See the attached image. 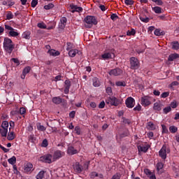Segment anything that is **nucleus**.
Returning a JSON list of instances; mask_svg holds the SVG:
<instances>
[{
	"label": "nucleus",
	"instance_id": "nucleus-1",
	"mask_svg": "<svg viewBox=\"0 0 179 179\" xmlns=\"http://www.w3.org/2000/svg\"><path fill=\"white\" fill-rule=\"evenodd\" d=\"M3 48L6 54L10 55L12 54L13 50H15V44L13 41L8 37L4 38V41L3 43Z\"/></svg>",
	"mask_w": 179,
	"mask_h": 179
},
{
	"label": "nucleus",
	"instance_id": "nucleus-2",
	"mask_svg": "<svg viewBox=\"0 0 179 179\" xmlns=\"http://www.w3.org/2000/svg\"><path fill=\"white\" fill-rule=\"evenodd\" d=\"M84 22H85V24H84L85 29H92V27H93V25H96L98 23L96 17L92 15H87V17H85L84 18Z\"/></svg>",
	"mask_w": 179,
	"mask_h": 179
},
{
	"label": "nucleus",
	"instance_id": "nucleus-3",
	"mask_svg": "<svg viewBox=\"0 0 179 179\" xmlns=\"http://www.w3.org/2000/svg\"><path fill=\"white\" fill-rule=\"evenodd\" d=\"M73 169L76 174H80L83 170H89V162H85L83 166L77 162L73 164Z\"/></svg>",
	"mask_w": 179,
	"mask_h": 179
},
{
	"label": "nucleus",
	"instance_id": "nucleus-4",
	"mask_svg": "<svg viewBox=\"0 0 179 179\" xmlns=\"http://www.w3.org/2000/svg\"><path fill=\"white\" fill-rule=\"evenodd\" d=\"M106 104L109 106H115V107H118L121 104V101L117 99L115 96H109L106 99Z\"/></svg>",
	"mask_w": 179,
	"mask_h": 179
},
{
	"label": "nucleus",
	"instance_id": "nucleus-5",
	"mask_svg": "<svg viewBox=\"0 0 179 179\" xmlns=\"http://www.w3.org/2000/svg\"><path fill=\"white\" fill-rule=\"evenodd\" d=\"M167 153H170V148L165 144L159 151V156L162 160H166L167 159Z\"/></svg>",
	"mask_w": 179,
	"mask_h": 179
},
{
	"label": "nucleus",
	"instance_id": "nucleus-6",
	"mask_svg": "<svg viewBox=\"0 0 179 179\" xmlns=\"http://www.w3.org/2000/svg\"><path fill=\"white\" fill-rule=\"evenodd\" d=\"M129 62H130V69H133V71L139 69V66H141V64L139 62V60H138V58L135 57H131L129 59Z\"/></svg>",
	"mask_w": 179,
	"mask_h": 179
},
{
	"label": "nucleus",
	"instance_id": "nucleus-7",
	"mask_svg": "<svg viewBox=\"0 0 179 179\" xmlns=\"http://www.w3.org/2000/svg\"><path fill=\"white\" fill-rule=\"evenodd\" d=\"M127 108H134L135 107V99L131 96L128 97L125 101Z\"/></svg>",
	"mask_w": 179,
	"mask_h": 179
},
{
	"label": "nucleus",
	"instance_id": "nucleus-8",
	"mask_svg": "<svg viewBox=\"0 0 179 179\" xmlns=\"http://www.w3.org/2000/svg\"><path fill=\"white\" fill-rule=\"evenodd\" d=\"M122 69H120V68H116V69H111L109 71V75L110 76H121V75H122Z\"/></svg>",
	"mask_w": 179,
	"mask_h": 179
},
{
	"label": "nucleus",
	"instance_id": "nucleus-9",
	"mask_svg": "<svg viewBox=\"0 0 179 179\" xmlns=\"http://www.w3.org/2000/svg\"><path fill=\"white\" fill-rule=\"evenodd\" d=\"M52 159V155L48 154L43 155L40 157V162H43V163H48L49 164H51Z\"/></svg>",
	"mask_w": 179,
	"mask_h": 179
},
{
	"label": "nucleus",
	"instance_id": "nucleus-10",
	"mask_svg": "<svg viewBox=\"0 0 179 179\" xmlns=\"http://www.w3.org/2000/svg\"><path fill=\"white\" fill-rule=\"evenodd\" d=\"M67 153L69 156H73V155H78V153H79V150L75 148V147L70 145L68 147Z\"/></svg>",
	"mask_w": 179,
	"mask_h": 179
},
{
	"label": "nucleus",
	"instance_id": "nucleus-11",
	"mask_svg": "<svg viewBox=\"0 0 179 179\" xmlns=\"http://www.w3.org/2000/svg\"><path fill=\"white\" fill-rule=\"evenodd\" d=\"M149 148L150 145L149 144H141L138 146V152H143V153H146L148 150H149Z\"/></svg>",
	"mask_w": 179,
	"mask_h": 179
},
{
	"label": "nucleus",
	"instance_id": "nucleus-12",
	"mask_svg": "<svg viewBox=\"0 0 179 179\" xmlns=\"http://www.w3.org/2000/svg\"><path fill=\"white\" fill-rule=\"evenodd\" d=\"M72 85L71 84V80H66L64 82V93L65 94H69V90L71 89V86Z\"/></svg>",
	"mask_w": 179,
	"mask_h": 179
},
{
	"label": "nucleus",
	"instance_id": "nucleus-13",
	"mask_svg": "<svg viewBox=\"0 0 179 179\" xmlns=\"http://www.w3.org/2000/svg\"><path fill=\"white\" fill-rule=\"evenodd\" d=\"M70 8L72 10V13H75V12H78L79 13H80V12H83V8L82 7L75 6L73 4H71Z\"/></svg>",
	"mask_w": 179,
	"mask_h": 179
},
{
	"label": "nucleus",
	"instance_id": "nucleus-14",
	"mask_svg": "<svg viewBox=\"0 0 179 179\" xmlns=\"http://www.w3.org/2000/svg\"><path fill=\"white\" fill-rule=\"evenodd\" d=\"M76 54H78V55H80L82 52L79 51L78 49H72L69 51V56L71 57V58L76 57Z\"/></svg>",
	"mask_w": 179,
	"mask_h": 179
},
{
	"label": "nucleus",
	"instance_id": "nucleus-15",
	"mask_svg": "<svg viewBox=\"0 0 179 179\" xmlns=\"http://www.w3.org/2000/svg\"><path fill=\"white\" fill-rule=\"evenodd\" d=\"M141 104L142 106H144V107H146L148 106H150L151 103L149 100V98L148 96H143L141 98Z\"/></svg>",
	"mask_w": 179,
	"mask_h": 179
},
{
	"label": "nucleus",
	"instance_id": "nucleus-16",
	"mask_svg": "<svg viewBox=\"0 0 179 179\" xmlns=\"http://www.w3.org/2000/svg\"><path fill=\"white\" fill-rule=\"evenodd\" d=\"M24 171L25 173H30L33 171V164L31 163H27L24 168Z\"/></svg>",
	"mask_w": 179,
	"mask_h": 179
},
{
	"label": "nucleus",
	"instance_id": "nucleus-17",
	"mask_svg": "<svg viewBox=\"0 0 179 179\" xmlns=\"http://www.w3.org/2000/svg\"><path fill=\"white\" fill-rule=\"evenodd\" d=\"M64 153L62 152L61 150H57L55 152L54 155H53V157L54 159H61V157H62V156H64Z\"/></svg>",
	"mask_w": 179,
	"mask_h": 179
},
{
	"label": "nucleus",
	"instance_id": "nucleus-18",
	"mask_svg": "<svg viewBox=\"0 0 179 179\" xmlns=\"http://www.w3.org/2000/svg\"><path fill=\"white\" fill-rule=\"evenodd\" d=\"M48 52L52 57H58V55H59V54H61V52H59V51L55 50H53V49L49 50L48 51Z\"/></svg>",
	"mask_w": 179,
	"mask_h": 179
},
{
	"label": "nucleus",
	"instance_id": "nucleus-19",
	"mask_svg": "<svg viewBox=\"0 0 179 179\" xmlns=\"http://www.w3.org/2000/svg\"><path fill=\"white\" fill-rule=\"evenodd\" d=\"M52 101L54 104H61L62 103V99L60 96H55L52 99Z\"/></svg>",
	"mask_w": 179,
	"mask_h": 179
},
{
	"label": "nucleus",
	"instance_id": "nucleus-20",
	"mask_svg": "<svg viewBox=\"0 0 179 179\" xmlns=\"http://www.w3.org/2000/svg\"><path fill=\"white\" fill-rule=\"evenodd\" d=\"M153 109L155 111H161L162 110V102L158 101L154 103Z\"/></svg>",
	"mask_w": 179,
	"mask_h": 179
},
{
	"label": "nucleus",
	"instance_id": "nucleus-21",
	"mask_svg": "<svg viewBox=\"0 0 179 179\" xmlns=\"http://www.w3.org/2000/svg\"><path fill=\"white\" fill-rule=\"evenodd\" d=\"M152 10H153L155 13H157V14L163 13V9H162V8L159 6L152 7Z\"/></svg>",
	"mask_w": 179,
	"mask_h": 179
},
{
	"label": "nucleus",
	"instance_id": "nucleus-22",
	"mask_svg": "<svg viewBox=\"0 0 179 179\" xmlns=\"http://www.w3.org/2000/svg\"><path fill=\"white\" fill-rule=\"evenodd\" d=\"M8 34L11 37H17V36H19V32H17V29H15L13 28V30L9 31Z\"/></svg>",
	"mask_w": 179,
	"mask_h": 179
},
{
	"label": "nucleus",
	"instance_id": "nucleus-23",
	"mask_svg": "<svg viewBox=\"0 0 179 179\" xmlns=\"http://www.w3.org/2000/svg\"><path fill=\"white\" fill-rule=\"evenodd\" d=\"M177 58H179V55L177 53L171 54L169 55L168 58V61L173 62L174 59H177Z\"/></svg>",
	"mask_w": 179,
	"mask_h": 179
},
{
	"label": "nucleus",
	"instance_id": "nucleus-24",
	"mask_svg": "<svg viewBox=\"0 0 179 179\" xmlns=\"http://www.w3.org/2000/svg\"><path fill=\"white\" fill-rule=\"evenodd\" d=\"M92 82L93 86H94V87H99V86H100V81L99 80V78H97V77L93 78Z\"/></svg>",
	"mask_w": 179,
	"mask_h": 179
},
{
	"label": "nucleus",
	"instance_id": "nucleus-25",
	"mask_svg": "<svg viewBox=\"0 0 179 179\" xmlns=\"http://www.w3.org/2000/svg\"><path fill=\"white\" fill-rule=\"evenodd\" d=\"M15 138H16V136L15 135V132L10 131L8 133V137H7L8 141H13Z\"/></svg>",
	"mask_w": 179,
	"mask_h": 179
},
{
	"label": "nucleus",
	"instance_id": "nucleus-26",
	"mask_svg": "<svg viewBox=\"0 0 179 179\" xmlns=\"http://www.w3.org/2000/svg\"><path fill=\"white\" fill-rule=\"evenodd\" d=\"M155 36H164L165 33L162 29H157L154 31Z\"/></svg>",
	"mask_w": 179,
	"mask_h": 179
},
{
	"label": "nucleus",
	"instance_id": "nucleus-27",
	"mask_svg": "<svg viewBox=\"0 0 179 179\" xmlns=\"http://www.w3.org/2000/svg\"><path fill=\"white\" fill-rule=\"evenodd\" d=\"M172 50H178L179 49V43L178 41H173L171 43Z\"/></svg>",
	"mask_w": 179,
	"mask_h": 179
},
{
	"label": "nucleus",
	"instance_id": "nucleus-28",
	"mask_svg": "<svg viewBox=\"0 0 179 179\" xmlns=\"http://www.w3.org/2000/svg\"><path fill=\"white\" fill-rule=\"evenodd\" d=\"M8 162L9 164H11L12 166H15V164H16V157L13 156L11 158H9L8 159Z\"/></svg>",
	"mask_w": 179,
	"mask_h": 179
},
{
	"label": "nucleus",
	"instance_id": "nucleus-29",
	"mask_svg": "<svg viewBox=\"0 0 179 179\" xmlns=\"http://www.w3.org/2000/svg\"><path fill=\"white\" fill-rule=\"evenodd\" d=\"M36 127L38 131H41L42 132H44L47 128H45L43 125H41V123H37L36 124Z\"/></svg>",
	"mask_w": 179,
	"mask_h": 179
},
{
	"label": "nucleus",
	"instance_id": "nucleus-30",
	"mask_svg": "<svg viewBox=\"0 0 179 179\" xmlns=\"http://www.w3.org/2000/svg\"><path fill=\"white\" fill-rule=\"evenodd\" d=\"M178 131V128L174 125L169 127V131L171 134H176Z\"/></svg>",
	"mask_w": 179,
	"mask_h": 179
},
{
	"label": "nucleus",
	"instance_id": "nucleus-31",
	"mask_svg": "<svg viewBox=\"0 0 179 179\" xmlns=\"http://www.w3.org/2000/svg\"><path fill=\"white\" fill-rule=\"evenodd\" d=\"M45 172L44 171H41L36 176V179H44V175Z\"/></svg>",
	"mask_w": 179,
	"mask_h": 179
},
{
	"label": "nucleus",
	"instance_id": "nucleus-32",
	"mask_svg": "<svg viewBox=\"0 0 179 179\" xmlns=\"http://www.w3.org/2000/svg\"><path fill=\"white\" fill-rule=\"evenodd\" d=\"M0 134L3 137H6L8 135V129H0Z\"/></svg>",
	"mask_w": 179,
	"mask_h": 179
},
{
	"label": "nucleus",
	"instance_id": "nucleus-33",
	"mask_svg": "<svg viewBox=\"0 0 179 179\" xmlns=\"http://www.w3.org/2000/svg\"><path fill=\"white\" fill-rule=\"evenodd\" d=\"M148 127L150 131H155V129H156V126L152 122L148 123Z\"/></svg>",
	"mask_w": 179,
	"mask_h": 179
},
{
	"label": "nucleus",
	"instance_id": "nucleus-34",
	"mask_svg": "<svg viewBox=\"0 0 179 179\" xmlns=\"http://www.w3.org/2000/svg\"><path fill=\"white\" fill-rule=\"evenodd\" d=\"M136 34V31L135 29L132 28L131 30L127 31V36H135Z\"/></svg>",
	"mask_w": 179,
	"mask_h": 179
},
{
	"label": "nucleus",
	"instance_id": "nucleus-35",
	"mask_svg": "<svg viewBox=\"0 0 179 179\" xmlns=\"http://www.w3.org/2000/svg\"><path fill=\"white\" fill-rule=\"evenodd\" d=\"M22 37L26 40H30V33L29 31H25L22 34Z\"/></svg>",
	"mask_w": 179,
	"mask_h": 179
},
{
	"label": "nucleus",
	"instance_id": "nucleus-36",
	"mask_svg": "<svg viewBox=\"0 0 179 179\" xmlns=\"http://www.w3.org/2000/svg\"><path fill=\"white\" fill-rule=\"evenodd\" d=\"M116 86H117L118 87H125V86H127V83H125L124 81H117L115 83Z\"/></svg>",
	"mask_w": 179,
	"mask_h": 179
},
{
	"label": "nucleus",
	"instance_id": "nucleus-37",
	"mask_svg": "<svg viewBox=\"0 0 179 179\" xmlns=\"http://www.w3.org/2000/svg\"><path fill=\"white\" fill-rule=\"evenodd\" d=\"M1 128L4 129H8V128H9V122L6 120L3 121L1 124Z\"/></svg>",
	"mask_w": 179,
	"mask_h": 179
},
{
	"label": "nucleus",
	"instance_id": "nucleus-38",
	"mask_svg": "<svg viewBox=\"0 0 179 179\" xmlns=\"http://www.w3.org/2000/svg\"><path fill=\"white\" fill-rule=\"evenodd\" d=\"M101 57L103 59H110V58H111V53L110 52L104 53L103 55H101Z\"/></svg>",
	"mask_w": 179,
	"mask_h": 179
},
{
	"label": "nucleus",
	"instance_id": "nucleus-39",
	"mask_svg": "<svg viewBox=\"0 0 179 179\" xmlns=\"http://www.w3.org/2000/svg\"><path fill=\"white\" fill-rule=\"evenodd\" d=\"M52 8H54V4L52 3H50L48 5L44 6L43 7L45 10H50V9H52Z\"/></svg>",
	"mask_w": 179,
	"mask_h": 179
},
{
	"label": "nucleus",
	"instance_id": "nucleus-40",
	"mask_svg": "<svg viewBox=\"0 0 179 179\" xmlns=\"http://www.w3.org/2000/svg\"><path fill=\"white\" fill-rule=\"evenodd\" d=\"M66 51H71V50H73V43H71V42H67L66 43Z\"/></svg>",
	"mask_w": 179,
	"mask_h": 179
},
{
	"label": "nucleus",
	"instance_id": "nucleus-41",
	"mask_svg": "<svg viewBox=\"0 0 179 179\" xmlns=\"http://www.w3.org/2000/svg\"><path fill=\"white\" fill-rule=\"evenodd\" d=\"M164 167V164H163L162 162H158L157 164V171H160V170H162Z\"/></svg>",
	"mask_w": 179,
	"mask_h": 179
},
{
	"label": "nucleus",
	"instance_id": "nucleus-42",
	"mask_svg": "<svg viewBox=\"0 0 179 179\" xmlns=\"http://www.w3.org/2000/svg\"><path fill=\"white\" fill-rule=\"evenodd\" d=\"M124 3L127 6H129L134 5V3H135V1H134L133 0H124Z\"/></svg>",
	"mask_w": 179,
	"mask_h": 179
},
{
	"label": "nucleus",
	"instance_id": "nucleus-43",
	"mask_svg": "<svg viewBox=\"0 0 179 179\" xmlns=\"http://www.w3.org/2000/svg\"><path fill=\"white\" fill-rule=\"evenodd\" d=\"M139 19L141 22H143L144 23H149V17H145L140 16Z\"/></svg>",
	"mask_w": 179,
	"mask_h": 179
},
{
	"label": "nucleus",
	"instance_id": "nucleus-44",
	"mask_svg": "<svg viewBox=\"0 0 179 179\" xmlns=\"http://www.w3.org/2000/svg\"><path fill=\"white\" fill-rule=\"evenodd\" d=\"M37 27H39V29H47V25H45L44 22L38 23Z\"/></svg>",
	"mask_w": 179,
	"mask_h": 179
},
{
	"label": "nucleus",
	"instance_id": "nucleus-45",
	"mask_svg": "<svg viewBox=\"0 0 179 179\" xmlns=\"http://www.w3.org/2000/svg\"><path fill=\"white\" fill-rule=\"evenodd\" d=\"M31 68L30 66H27L25 67L23 71H22V73L25 75H27V73H29V72H30Z\"/></svg>",
	"mask_w": 179,
	"mask_h": 179
},
{
	"label": "nucleus",
	"instance_id": "nucleus-46",
	"mask_svg": "<svg viewBox=\"0 0 179 179\" xmlns=\"http://www.w3.org/2000/svg\"><path fill=\"white\" fill-rule=\"evenodd\" d=\"M170 111H171V106H167L163 109V112L165 114H169V113H170Z\"/></svg>",
	"mask_w": 179,
	"mask_h": 179
},
{
	"label": "nucleus",
	"instance_id": "nucleus-47",
	"mask_svg": "<svg viewBox=\"0 0 179 179\" xmlns=\"http://www.w3.org/2000/svg\"><path fill=\"white\" fill-rule=\"evenodd\" d=\"M19 114L21 115H24V114H26V108L21 107L19 110Z\"/></svg>",
	"mask_w": 179,
	"mask_h": 179
},
{
	"label": "nucleus",
	"instance_id": "nucleus-48",
	"mask_svg": "<svg viewBox=\"0 0 179 179\" xmlns=\"http://www.w3.org/2000/svg\"><path fill=\"white\" fill-rule=\"evenodd\" d=\"M38 3V0H32L31 2V8H36Z\"/></svg>",
	"mask_w": 179,
	"mask_h": 179
},
{
	"label": "nucleus",
	"instance_id": "nucleus-49",
	"mask_svg": "<svg viewBox=\"0 0 179 179\" xmlns=\"http://www.w3.org/2000/svg\"><path fill=\"white\" fill-rule=\"evenodd\" d=\"M41 146H42V148H47L48 146V141L46 138H45L43 141V142L41 143Z\"/></svg>",
	"mask_w": 179,
	"mask_h": 179
},
{
	"label": "nucleus",
	"instance_id": "nucleus-50",
	"mask_svg": "<svg viewBox=\"0 0 179 179\" xmlns=\"http://www.w3.org/2000/svg\"><path fill=\"white\" fill-rule=\"evenodd\" d=\"M110 19H111V20H113V22H115V20H117V19H119V17L117 16V15L116 13H113L110 15Z\"/></svg>",
	"mask_w": 179,
	"mask_h": 179
},
{
	"label": "nucleus",
	"instance_id": "nucleus-51",
	"mask_svg": "<svg viewBox=\"0 0 179 179\" xmlns=\"http://www.w3.org/2000/svg\"><path fill=\"white\" fill-rule=\"evenodd\" d=\"M7 20H10V19H13V14L12 12L9 11L6 15Z\"/></svg>",
	"mask_w": 179,
	"mask_h": 179
},
{
	"label": "nucleus",
	"instance_id": "nucleus-52",
	"mask_svg": "<svg viewBox=\"0 0 179 179\" xmlns=\"http://www.w3.org/2000/svg\"><path fill=\"white\" fill-rule=\"evenodd\" d=\"M152 1L155 2L158 6H162V5H163V1L162 0H152Z\"/></svg>",
	"mask_w": 179,
	"mask_h": 179
},
{
	"label": "nucleus",
	"instance_id": "nucleus-53",
	"mask_svg": "<svg viewBox=\"0 0 179 179\" xmlns=\"http://www.w3.org/2000/svg\"><path fill=\"white\" fill-rule=\"evenodd\" d=\"M169 96H170V92H163L161 94V99H166V97H169Z\"/></svg>",
	"mask_w": 179,
	"mask_h": 179
},
{
	"label": "nucleus",
	"instance_id": "nucleus-54",
	"mask_svg": "<svg viewBox=\"0 0 179 179\" xmlns=\"http://www.w3.org/2000/svg\"><path fill=\"white\" fill-rule=\"evenodd\" d=\"M13 169L14 174H16L17 176L20 174V171H17V166H16V165H13Z\"/></svg>",
	"mask_w": 179,
	"mask_h": 179
},
{
	"label": "nucleus",
	"instance_id": "nucleus-55",
	"mask_svg": "<svg viewBox=\"0 0 179 179\" xmlns=\"http://www.w3.org/2000/svg\"><path fill=\"white\" fill-rule=\"evenodd\" d=\"M66 22H68V19H66V17H61L60 23L66 25Z\"/></svg>",
	"mask_w": 179,
	"mask_h": 179
},
{
	"label": "nucleus",
	"instance_id": "nucleus-56",
	"mask_svg": "<svg viewBox=\"0 0 179 179\" xmlns=\"http://www.w3.org/2000/svg\"><path fill=\"white\" fill-rule=\"evenodd\" d=\"M162 134H168L169 133V129H167V127H166V125L162 124Z\"/></svg>",
	"mask_w": 179,
	"mask_h": 179
},
{
	"label": "nucleus",
	"instance_id": "nucleus-57",
	"mask_svg": "<svg viewBox=\"0 0 179 179\" xmlns=\"http://www.w3.org/2000/svg\"><path fill=\"white\" fill-rule=\"evenodd\" d=\"M90 176V178H96V177H99V173L94 171V172H92Z\"/></svg>",
	"mask_w": 179,
	"mask_h": 179
},
{
	"label": "nucleus",
	"instance_id": "nucleus-58",
	"mask_svg": "<svg viewBox=\"0 0 179 179\" xmlns=\"http://www.w3.org/2000/svg\"><path fill=\"white\" fill-rule=\"evenodd\" d=\"M106 93L107 94H108L109 96H111V94H113V90L111 89V87H108L106 88Z\"/></svg>",
	"mask_w": 179,
	"mask_h": 179
},
{
	"label": "nucleus",
	"instance_id": "nucleus-59",
	"mask_svg": "<svg viewBox=\"0 0 179 179\" xmlns=\"http://www.w3.org/2000/svg\"><path fill=\"white\" fill-rule=\"evenodd\" d=\"M133 110L134 111H141V110H142V106L138 103V106L134 107Z\"/></svg>",
	"mask_w": 179,
	"mask_h": 179
},
{
	"label": "nucleus",
	"instance_id": "nucleus-60",
	"mask_svg": "<svg viewBox=\"0 0 179 179\" xmlns=\"http://www.w3.org/2000/svg\"><path fill=\"white\" fill-rule=\"evenodd\" d=\"M28 138L30 142H34V141H36V137H34V134H33L29 135Z\"/></svg>",
	"mask_w": 179,
	"mask_h": 179
},
{
	"label": "nucleus",
	"instance_id": "nucleus-61",
	"mask_svg": "<svg viewBox=\"0 0 179 179\" xmlns=\"http://www.w3.org/2000/svg\"><path fill=\"white\" fill-rule=\"evenodd\" d=\"M170 106L172 108H177V106H178L177 101H174L171 102Z\"/></svg>",
	"mask_w": 179,
	"mask_h": 179
},
{
	"label": "nucleus",
	"instance_id": "nucleus-62",
	"mask_svg": "<svg viewBox=\"0 0 179 179\" xmlns=\"http://www.w3.org/2000/svg\"><path fill=\"white\" fill-rule=\"evenodd\" d=\"M74 131L77 134V135H80V127H79L78 126L76 127Z\"/></svg>",
	"mask_w": 179,
	"mask_h": 179
},
{
	"label": "nucleus",
	"instance_id": "nucleus-63",
	"mask_svg": "<svg viewBox=\"0 0 179 179\" xmlns=\"http://www.w3.org/2000/svg\"><path fill=\"white\" fill-rule=\"evenodd\" d=\"M104 107H106V102L102 101L99 105V108H104Z\"/></svg>",
	"mask_w": 179,
	"mask_h": 179
},
{
	"label": "nucleus",
	"instance_id": "nucleus-64",
	"mask_svg": "<svg viewBox=\"0 0 179 179\" xmlns=\"http://www.w3.org/2000/svg\"><path fill=\"white\" fill-rule=\"evenodd\" d=\"M76 114V112L75 110H72L69 113L70 118H75V115Z\"/></svg>",
	"mask_w": 179,
	"mask_h": 179
}]
</instances>
